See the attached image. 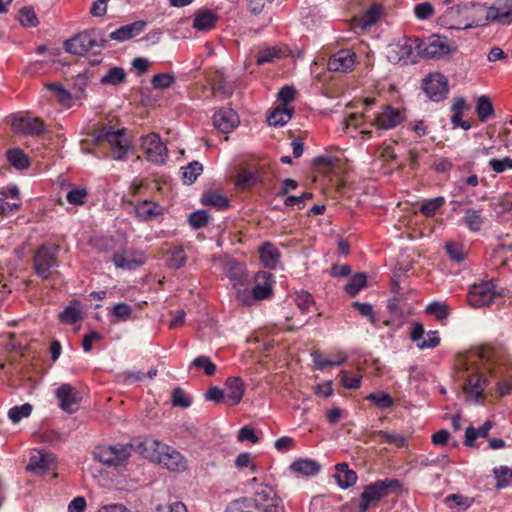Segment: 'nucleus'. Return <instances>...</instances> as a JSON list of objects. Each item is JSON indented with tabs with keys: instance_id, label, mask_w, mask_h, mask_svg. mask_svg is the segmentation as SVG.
Instances as JSON below:
<instances>
[{
	"instance_id": "nucleus-1",
	"label": "nucleus",
	"mask_w": 512,
	"mask_h": 512,
	"mask_svg": "<svg viewBox=\"0 0 512 512\" xmlns=\"http://www.w3.org/2000/svg\"><path fill=\"white\" fill-rule=\"evenodd\" d=\"M478 360L483 362L489 376L497 379L496 386L499 395H508L512 390V366L508 364V359L500 350L488 345L481 346L467 355H461L456 360L455 367L458 370L472 371L464 384L465 394L475 402L485 399L484 389L489 385L490 380L479 372L478 366H475Z\"/></svg>"
},
{
	"instance_id": "nucleus-2",
	"label": "nucleus",
	"mask_w": 512,
	"mask_h": 512,
	"mask_svg": "<svg viewBox=\"0 0 512 512\" xmlns=\"http://www.w3.org/2000/svg\"><path fill=\"white\" fill-rule=\"evenodd\" d=\"M137 449L144 457L156 462L172 472H184L187 469L186 458L175 448L156 439L145 438L139 441Z\"/></svg>"
},
{
	"instance_id": "nucleus-3",
	"label": "nucleus",
	"mask_w": 512,
	"mask_h": 512,
	"mask_svg": "<svg viewBox=\"0 0 512 512\" xmlns=\"http://www.w3.org/2000/svg\"><path fill=\"white\" fill-rule=\"evenodd\" d=\"M482 14H484V6L466 2L448 7L439 20L448 29H467L485 25L484 19L478 17Z\"/></svg>"
},
{
	"instance_id": "nucleus-4",
	"label": "nucleus",
	"mask_w": 512,
	"mask_h": 512,
	"mask_svg": "<svg viewBox=\"0 0 512 512\" xmlns=\"http://www.w3.org/2000/svg\"><path fill=\"white\" fill-rule=\"evenodd\" d=\"M401 490L402 483L390 478L365 485L360 495L358 512H367L370 507L377 506L383 498L392 493H399Z\"/></svg>"
},
{
	"instance_id": "nucleus-5",
	"label": "nucleus",
	"mask_w": 512,
	"mask_h": 512,
	"mask_svg": "<svg viewBox=\"0 0 512 512\" xmlns=\"http://www.w3.org/2000/svg\"><path fill=\"white\" fill-rule=\"evenodd\" d=\"M59 246L52 243H44L39 246L33 255V269L42 280L52 277L53 269L58 267Z\"/></svg>"
},
{
	"instance_id": "nucleus-6",
	"label": "nucleus",
	"mask_w": 512,
	"mask_h": 512,
	"mask_svg": "<svg viewBox=\"0 0 512 512\" xmlns=\"http://www.w3.org/2000/svg\"><path fill=\"white\" fill-rule=\"evenodd\" d=\"M139 441L127 444H116L108 446H97L93 451L94 459L108 467H119L124 465L131 456L132 450L139 444Z\"/></svg>"
},
{
	"instance_id": "nucleus-7",
	"label": "nucleus",
	"mask_w": 512,
	"mask_h": 512,
	"mask_svg": "<svg viewBox=\"0 0 512 512\" xmlns=\"http://www.w3.org/2000/svg\"><path fill=\"white\" fill-rule=\"evenodd\" d=\"M106 39L98 40L95 31H83L64 42L67 52L74 55H84L88 52L97 53L107 45Z\"/></svg>"
},
{
	"instance_id": "nucleus-8",
	"label": "nucleus",
	"mask_w": 512,
	"mask_h": 512,
	"mask_svg": "<svg viewBox=\"0 0 512 512\" xmlns=\"http://www.w3.org/2000/svg\"><path fill=\"white\" fill-rule=\"evenodd\" d=\"M141 149L148 161L156 165H163L168 157V149L162 142L159 134L150 133L141 138Z\"/></svg>"
},
{
	"instance_id": "nucleus-9",
	"label": "nucleus",
	"mask_w": 512,
	"mask_h": 512,
	"mask_svg": "<svg viewBox=\"0 0 512 512\" xmlns=\"http://www.w3.org/2000/svg\"><path fill=\"white\" fill-rule=\"evenodd\" d=\"M452 52L449 39L445 36L433 34L421 39V58L439 59Z\"/></svg>"
},
{
	"instance_id": "nucleus-10",
	"label": "nucleus",
	"mask_w": 512,
	"mask_h": 512,
	"mask_svg": "<svg viewBox=\"0 0 512 512\" xmlns=\"http://www.w3.org/2000/svg\"><path fill=\"white\" fill-rule=\"evenodd\" d=\"M498 296L492 282L474 284L467 294V302L473 308L489 305Z\"/></svg>"
},
{
	"instance_id": "nucleus-11",
	"label": "nucleus",
	"mask_w": 512,
	"mask_h": 512,
	"mask_svg": "<svg viewBox=\"0 0 512 512\" xmlns=\"http://www.w3.org/2000/svg\"><path fill=\"white\" fill-rule=\"evenodd\" d=\"M422 88L431 100L437 102L445 99L449 91L448 81L440 73H433L424 78Z\"/></svg>"
},
{
	"instance_id": "nucleus-12",
	"label": "nucleus",
	"mask_w": 512,
	"mask_h": 512,
	"mask_svg": "<svg viewBox=\"0 0 512 512\" xmlns=\"http://www.w3.org/2000/svg\"><path fill=\"white\" fill-rule=\"evenodd\" d=\"M484 22H497L502 25L512 24V0H495V2L484 8Z\"/></svg>"
},
{
	"instance_id": "nucleus-13",
	"label": "nucleus",
	"mask_w": 512,
	"mask_h": 512,
	"mask_svg": "<svg viewBox=\"0 0 512 512\" xmlns=\"http://www.w3.org/2000/svg\"><path fill=\"white\" fill-rule=\"evenodd\" d=\"M146 261L145 254L136 249H122L113 253L112 262L115 267L123 270H134Z\"/></svg>"
},
{
	"instance_id": "nucleus-14",
	"label": "nucleus",
	"mask_w": 512,
	"mask_h": 512,
	"mask_svg": "<svg viewBox=\"0 0 512 512\" xmlns=\"http://www.w3.org/2000/svg\"><path fill=\"white\" fill-rule=\"evenodd\" d=\"M55 394L63 411L72 414L78 410L82 396L72 385L68 383L60 385Z\"/></svg>"
},
{
	"instance_id": "nucleus-15",
	"label": "nucleus",
	"mask_w": 512,
	"mask_h": 512,
	"mask_svg": "<svg viewBox=\"0 0 512 512\" xmlns=\"http://www.w3.org/2000/svg\"><path fill=\"white\" fill-rule=\"evenodd\" d=\"M12 128L16 133L40 136L44 133L46 127L43 120L40 118L14 116L12 119Z\"/></svg>"
},
{
	"instance_id": "nucleus-16",
	"label": "nucleus",
	"mask_w": 512,
	"mask_h": 512,
	"mask_svg": "<svg viewBox=\"0 0 512 512\" xmlns=\"http://www.w3.org/2000/svg\"><path fill=\"white\" fill-rule=\"evenodd\" d=\"M256 501L263 506L264 512H285L282 499L271 486L262 485L256 492Z\"/></svg>"
},
{
	"instance_id": "nucleus-17",
	"label": "nucleus",
	"mask_w": 512,
	"mask_h": 512,
	"mask_svg": "<svg viewBox=\"0 0 512 512\" xmlns=\"http://www.w3.org/2000/svg\"><path fill=\"white\" fill-rule=\"evenodd\" d=\"M55 456L47 451L40 450L31 455L26 470L36 475H45L54 467Z\"/></svg>"
},
{
	"instance_id": "nucleus-18",
	"label": "nucleus",
	"mask_w": 512,
	"mask_h": 512,
	"mask_svg": "<svg viewBox=\"0 0 512 512\" xmlns=\"http://www.w3.org/2000/svg\"><path fill=\"white\" fill-rule=\"evenodd\" d=\"M355 53L350 49H342L330 56L328 69L333 72H348L355 65Z\"/></svg>"
},
{
	"instance_id": "nucleus-19",
	"label": "nucleus",
	"mask_w": 512,
	"mask_h": 512,
	"mask_svg": "<svg viewBox=\"0 0 512 512\" xmlns=\"http://www.w3.org/2000/svg\"><path fill=\"white\" fill-rule=\"evenodd\" d=\"M246 385L241 377H228L224 383L225 402L231 406L238 405L244 396Z\"/></svg>"
},
{
	"instance_id": "nucleus-20",
	"label": "nucleus",
	"mask_w": 512,
	"mask_h": 512,
	"mask_svg": "<svg viewBox=\"0 0 512 512\" xmlns=\"http://www.w3.org/2000/svg\"><path fill=\"white\" fill-rule=\"evenodd\" d=\"M404 121V116L399 109L390 105L384 107L383 111L379 113L373 122L372 126H377L379 129H392Z\"/></svg>"
},
{
	"instance_id": "nucleus-21",
	"label": "nucleus",
	"mask_w": 512,
	"mask_h": 512,
	"mask_svg": "<svg viewBox=\"0 0 512 512\" xmlns=\"http://www.w3.org/2000/svg\"><path fill=\"white\" fill-rule=\"evenodd\" d=\"M399 60L405 64L408 62L415 63L417 57H421V38L417 36H408L404 38V42L398 45Z\"/></svg>"
},
{
	"instance_id": "nucleus-22",
	"label": "nucleus",
	"mask_w": 512,
	"mask_h": 512,
	"mask_svg": "<svg viewBox=\"0 0 512 512\" xmlns=\"http://www.w3.org/2000/svg\"><path fill=\"white\" fill-rule=\"evenodd\" d=\"M239 123L237 113L231 108H221L213 115V124L222 133L231 132Z\"/></svg>"
},
{
	"instance_id": "nucleus-23",
	"label": "nucleus",
	"mask_w": 512,
	"mask_h": 512,
	"mask_svg": "<svg viewBox=\"0 0 512 512\" xmlns=\"http://www.w3.org/2000/svg\"><path fill=\"white\" fill-rule=\"evenodd\" d=\"M273 275L269 272H259L255 277V285L252 288L254 299L265 300L273 295Z\"/></svg>"
},
{
	"instance_id": "nucleus-24",
	"label": "nucleus",
	"mask_w": 512,
	"mask_h": 512,
	"mask_svg": "<svg viewBox=\"0 0 512 512\" xmlns=\"http://www.w3.org/2000/svg\"><path fill=\"white\" fill-rule=\"evenodd\" d=\"M147 22L144 20H137L133 23L123 25L109 34L111 40L117 42H124L130 40L144 31Z\"/></svg>"
},
{
	"instance_id": "nucleus-25",
	"label": "nucleus",
	"mask_w": 512,
	"mask_h": 512,
	"mask_svg": "<svg viewBox=\"0 0 512 512\" xmlns=\"http://www.w3.org/2000/svg\"><path fill=\"white\" fill-rule=\"evenodd\" d=\"M135 213L140 221H151L163 214V207L157 202L143 200L135 206Z\"/></svg>"
},
{
	"instance_id": "nucleus-26",
	"label": "nucleus",
	"mask_w": 512,
	"mask_h": 512,
	"mask_svg": "<svg viewBox=\"0 0 512 512\" xmlns=\"http://www.w3.org/2000/svg\"><path fill=\"white\" fill-rule=\"evenodd\" d=\"M258 252L264 267L268 269L276 268L280 259V251L274 244L265 242L259 248Z\"/></svg>"
},
{
	"instance_id": "nucleus-27",
	"label": "nucleus",
	"mask_w": 512,
	"mask_h": 512,
	"mask_svg": "<svg viewBox=\"0 0 512 512\" xmlns=\"http://www.w3.org/2000/svg\"><path fill=\"white\" fill-rule=\"evenodd\" d=\"M225 273L233 287L243 286L246 281L245 266L236 260L227 261Z\"/></svg>"
},
{
	"instance_id": "nucleus-28",
	"label": "nucleus",
	"mask_w": 512,
	"mask_h": 512,
	"mask_svg": "<svg viewBox=\"0 0 512 512\" xmlns=\"http://www.w3.org/2000/svg\"><path fill=\"white\" fill-rule=\"evenodd\" d=\"M336 474L334 475L338 485L341 488H349L353 486L357 481V474L355 471L349 469L347 463H338L335 466Z\"/></svg>"
},
{
	"instance_id": "nucleus-29",
	"label": "nucleus",
	"mask_w": 512,
	"mask_h": 512,
	"mask_svg": "<svg viewBox=\"0 0 512 512\" xmlns=\"http://www.w3.org/2000/svg\"><path fill=\"white\" fill-rule=\"evenodd\" d=\"M218 17L212 10H202L193 20V27L198 31H209L216 26Z\"/></svg>"
},
{
	"instance_id": "nucleus-30",
	"label": "nucleus",
	"mask_w": 512,
	"mask_h": 512,
	"mask_svg": "<svg viewBox=\"0 0 512 512\" xmlns=\"http://www.w3.org/2000/svg\"><path fill=\"white\" fill-rule=\"evenodd\" d=\"M124 132L123 131H114L111 127H102L97 131L95 136V142L97 144L106 141L109 143L110 147L113 148L121 143H123Z\"/></svg>"
},
{
	"instance_id": "nucleus-31",
	"label": "nucleus",
	"mask_w": 512,
	"mask_h": 512,
	"mask_svg": "<svg viewBox=\"0 0 512 512\" xmlns=\"http://www.w3.org/2000/svg\"><path fill=\"white\" fill-rule=\"evenodd\" d=\"M494 423L490 420L484 422V424L478 429L473 426H468L465 431L464 444L467 447H474V442L478 437L487 438L489 431L493 428Z\"/></svg>"
},
{
	"instance_id": "nucleus-32",
	"label": "nucleus",
	"mask_w": 512,
	"mask_h": 512,
	"mask_svg": "<svg viewBox=\"0 0 512 512\" xmlns=\"http://www.w3.org/2000/svg\"><path fill=\"white\" fill-rule=\"evenodd\" d=\"M201 202L205 206H211L217 210H226L230 207V201L224 195L215 191H206L201 196Z\"/></svg>"
},
{
	"instance_id": "nucleus-33",
	"label": "nucleus",
	"mask_w": 512,
	"mask_h": 512,
	"mask_svg": "<svg viewBox=\"0 0 512 512\" xmlns=\"http://www.w3.org/2000/svg\"><path fill=\"white\" fill-rule=\"evenodd\" d=\"M82 314L80 310V302L73 300L67 307L64 308L59 314V320L61 323L73 325L81 320Z\"/></svg>"
},
{
	"instance_id": "nucleus-34",
	"label": "nucleus",
	"mask_w": 512,
	"mask_h": 512,
	"mask_svg": "<svg viewBox=\"0 0 512 512\" xmlns=\"http://www.w3.org/2000/svg\"><path fill=\"white\" fill-rule=\"evenodd\" d=\"M290 468L297 473L311 476L316 475L320 471L321 466L318 462L311 459H297L291 464Z\"/></svg>"
},
{
	"instance_id": "nucleus-35",
	"label": "nucleus",
	"mask_w": 512,
	"mask_h": 512,
	"mask_svg": "<svg viewBox=\"0 0 512 512\" xmlns=\"http://www.w3.org/2000/svg\"><path fill=\"white\" fill-rule=\"evenodd\" d=\"M381 14L382 7L378 4H373L358 20H356L357 26L362 29H366L374 25L380 19Z\"/></svg>"
},
{
	"instance_id": "nucleus-36",
	"label": "nucleus",
	"mask_w": 512,
	"mask_h": 512,
	"mask_svg": "<svg viewBox=\"0 0 512 512\" xmlns=\"http://www.w3.org/2000/svg\"><path fill=\"white\" fill-rule=\"evenodd\" d=\"M211 88L215 95H221L223 97H230L233 93L232 86L227 84L224 74L220 71H216L212 76Z\"/></svg>"
},
{
	"instance_id": "nucleus-37",
	"label": "nucleus",
	"mask_w": 512,
	"mask_h": 512,
	"mask_svg": "<svg viewBox=\"0 0 512 512\" xmlns=\"http://www.w3.org/2000/svg\"><path fill=\"white\" fill-rule=\"evenodd\" d=\"M425 312L433 315L438 322L445 323L451 311L449 306L441 301H433L427 305Z\"/></svg>"
},
{
	"instance_id": "nucleus-38",
	"label": "nucleus",
	"mask_w": 512,
	"mask_h": 512,
	"mask_svg": "<svg viewBox=\"0 0 512 512\" xmlns=\"http://www.w3.org/2000/svg\"><path fill=\"white\" fill-rule=\"evenodd\" d=\"M182 181L186 185L193 184L197 177L203 172V165L198 161H192L187 166L181 168Z\"/></svg>"
},
{
	"instance_id": "nucleus-39",
	"label": "nucleus",
	"mask_w": 512,
	"mask_h": 512,
	"mask_svg": "<svg viewBox=\"0 0 512 512\" xmlns=\"http://www.w3.org/2000/svg\"><path fill=\"white\" fill-rule=\"evenodd\" d=\"M186 264V254L181 246H174L168 250L167 265L171 269H180Z\"/></svg>"
},
{
	"instance_id": "nucleus-40",
	"label": "nucleus",
	"mask_w": 512,
	"mask_h": 512,
	"mask_svg": "<svg viewBox=\"0 0 512 512\" xmlns=\"http://www.w3.org/2000/svg\"><path fill=\"white\" fill-rule=\"evenodd\" d=\"M462 220L466 227L473 232L480 231L484 223L480 211L473 208L465 210Z\"/></svg>"
},
{
	"instance_id": "nucleus-41",
	"label": "nucleus",
	"mask_w": 512,
	"mask_h": 512,
	"mask_svg": "<svg viewBox=\"0 0 512 512\" xmlns=\"http://www.w3.org/2000/svg\"><path fill=\"white\" fill-rule=\"evenodd\" d=\"M6 155L9 163L16 169L23 170L30 165L28 156L19 148L9 149Z\"/></svg>"
},
{
	"instance_id": "nucleus-42",
	"label": "nucleus",
	"mask_w": 512,
	"mask_h": 512,
	"mask_svg": "<svg viewBox=\"0 0 512 512\" xmlns=\"http://www.w3.org/2000/svg\"><path fill=\"white\" fill-rule=\"evenodd\" d=\"M367 276L365 273H357L352 276L346 285L344 286V291L347 295L354 297L356 296L361 289L366 286Z\"/></svg>"
},
{
	"instance_id": "nucleus-43",
	"label": "nucleus",
	"mask_w": 512,
	"mask_h": 512,
	"mask_svg": "<svg viewBox=\"0 0 512 512\" xmlns=\"http://www.w3.org/2000/svg\"><path fill=\"white\" fill-rule=\"evenodd\" d=\"M476 113L481 122H485L494 115V107L489 97L480 96L476 104Z\"/></svg>"
},
{
	"instance_id": "nucleus-44",
	"label": "nucleus",
	"mask_w": 512,
	"mask_h": 512,
	"mask_svg": "<svg viewBox=\"0 0 512 512\" xmlns=\"http://www.w3.org/2000/svg\"><path fill=\"white\" fill-rule=\"evenodd\" d=\"M312 357L316 368L319 370H324L328 366H341L347 361L346 353H340L339 360H328V358H324L319 351L313 352Z\"/></svg>"
},
{
	"instance_id": "nucleus-45",
	"label": "nucleus",
	"mask_w": 512,
	"mask_h": 512,
	"mask_svg": "<svg viewBox=\"0 0 512 512\" xmlns=\"http://www.w3.org/2000/svg\"><path fill=\"white\" fill-rule=\"evenodd\" d=\"M257 182L258 175L256 171L244 168L237 173L236 185L242 189L253 187Z\"/></svg>"
},
{
	"instance_id": "nucleus-46",
	"label": "nucleus",
	"mask_w": 512,
	"mask_h": 512,
	"mask_svg": "<svg viewBox=\"0 0 512 512\" xmlns=\"http://www.w3.org/2000/svg\"><path fill=\"white\" fill-rule=\"evenodd\" d=\"M126 80V72L122 67H113L101 78L103 85H119Z\"/></svg>"
},
{
	"instance_id": "nucleus-47",
	"label": "nucleus",
	"mask_w": 512,
	"mask_h": 512,
	"mask_svg": "<svg viewBox=\"0 0 512 512\" xmlns=\"http://www.w3.org/2000/svg\"><path fill=\"white\" fill-rule=\"evenodd\" d=\"M91 246L99 252L109 253L115 250L116 240L112 236H97L91 239Z\"/></svg>"
},
{
	"instance_id": "nucleus-48",
	"label": "nucleus",
	"mask_w": 512,
	"mask_h": 512,
	"mask_svg": "<svg viewBox=\"0 0 512 512\" xmlns=\"http://www.w3.org/2000/svg\"><path fill=\"white\" fill-rule=\"evenodd\" d=\"M111 315L114 317L111 322L127 321L132 316V308L130 305L120 302L110 309Z\"/></svg>"
},
{
	"instance_id": "nucleus-49",
	"label": "nucleus",
	"mask_w": 512,
	"mask_h": 512,
	"mask_svg": "<svg viewBox=\"0 0 512 512\" xmlns=\"http://www.w3.org/2000/svg\"><path fill=\"white\" fill-rule=\"evenodd\" d=\"M444 203V197L439 196L423 202L419 210L426 217H433L437 213V211L444 205Z\"/></svg>"
},
{
	"instance_id": "nucleus-50",
	"label": "nucleus",
	"mask_w": 512,
	"mask_h": 512,
	"mask_svg": "<svg viewBox=\"0 0 512 512\" xmlns=\"http://www.w3.org/2000/svg\"><path fill=\"white\" fill-rule=\"evenodd\" d=\"M496 488L501 489L512 483V469L507 466H500L494 469Z\"/></svg>"
},
{
	"instance_id": "nucleus-51",
	"label": "nucleus",
	"mask_w": 512,
	"mask_h": 512,
	"mask_svg": "<svg viewBox=\"0 0 512 512\" xmlns=\"http://www.w3.org/2000/svg\"><path fill=\"white\" fill-rule=\"evenodd\" d=\"M366 399L380 409H387L394 405L393 398L386 392L371 393Z\"/></svg>"
},
{
	"instance_id": "nucleus-52",
	"label": "nucleus",
	"mask_w": 512,
	"mask_h": 512,
	"mask_svg": "<svg viewBox=\"0 0 512 512\" xmlns=\"http://www.w3.org/2000/svg\"><path fill=\"white\" fill-rule=\"evenodd\" d=\"M283 56V51L276 47H271L260 51L257 55V65H263L265 63H272L276 59H280Z\"/></svg>"
},
{
	"instance_id": "nucleus-53",
	"label": "nucleus",
	"mask_w": 512,
	"mask_h": 512,
	"mask_svg": "<svg viewBox=\"0 0 512 512\" xmlns=\"http://www.w3.org/2000/svg\"><path fill=\"white\" fill-rule=\"evenodd\" d=\"M191 365L197 369H203L207 376H213L217 371V366L210 360L209 357L204 355L196 357L192 361Z\"/></svg>"
},
{
	"instance_id": "nucleus-54",
	"label": "nucleus",
	"mask_w": 512,
	"mask_h": 512,
	"mask_svg": "<svg viewBox=\"0 0 512 512\" xmlns=\"http://www.w3.org/2000/svg\"><path fill=\"white\" fill-rule=\"evenodd\" d=\"M381 442L394 444L397 447H404L406 445V438L400 434H392L386 431H376L374 433Z\"/></svg>"
},
{
	"instance_id": "nucleus-55",
	"label": "nucleus",
	"mask_w": 512,
	"mask_h": 512,
	"mask_svg": "<svg viewBox=\"0 0 512 512\" xmlns=\"http://www.w3.org/2000/svg\"><path fill=\"white\" fill-rule=\"evenodd\" d=\"M32 412V406L25 403L21 406H14L8 411V417L13 423L20 422L23 418L28 417Z\"/></svg>"
},
{
	"instance_id": "nucleus-56",
	"label": "nucleus",
	"mask_w": 512,
	"mask_h": 512,
	"mask_svg": "<svg viewBox=\"0 0 512 512\" xmlns=\"http://www.w3.org/2000/svg\"><path fill=\"white\" fill-rule=\"evenodd\" d=\"M289 121V115L282 107H276L267 117V122L270 126L278 127L283 126Z\"/></svg>"
},
{
	"instance_id": "nucleus-57",
	"label": "nucleus",
	"mask_w": 512,
	"mask_h": 512,
	"mask_svg": "<svg viewBox=\"0 0 512 512\" xmlns=\"http://www.w3.org/2000/svg\"><path fill=\"white\" fill-rule=\"evenodd\" d=\"M18 19L24 27H35L39 23L34 10L29 7L20 9Z\"/></svg>"
},
{
	"instance_id": "nucleus-58",
	"label": "nucleus",
	"mask_w": 512,
	"mask_h": 512,
	"mask_svg": "<svg viewBox=\"0 0 512 512\" xmlns=\"http://www.w3.org/2000/svg\"><path fill=\"white\" fill-rule=\"evenodd\" d=\"M209 215L205 210H197L192 212L188 217L190 226L194 229H200L208 224Z\"/></svg>"
},
{
	"instance_id": "nucleus-59",
	"label": "nucleus",
	"mask_w": 512,
	"mask_h": 512,
	"mask_svg": "<svg viewBox=\"0 0 512 512\" xmlns=\"http://www.w3.org/2000/svg\"><path fill=\"white\" fill-rule=\"evenodd\" d=\"M151 83L155 89H166L175 83V77L170 73H160L153 76Z\"/></svg>"
},
{
	"instance_id": "nucleus-60",
	"label": "nucleus",
	"mask_w": 512,
	"mask_h": 512,
	"mask_svg": "<svg viewBox=\"0 0 512 512\" xmlns=\"http://www.w3.org/2000/svg\"><path fill=\"white\" fill-rule=\"evenodd\" d=\"M445 249H446L447 254L449 255V257L452 260L459 263L465 259L466 254H465L464 248L461 244L456 243V242H448L445 245Z\"/></svg>"
},
{
	"instance_id": "nucleus-61",
	"label": "nucleus",
	"mask_w": 512,
	"mask_h": 512,
	"mask_svg": "<svg viewBox=\"0 0 512 512\" xmlns=\"http://www.w3.org/2000/svg\"><path fill=\"white\" fill-rule=\"evenodd\" d=\"M171 402L173 406L181 408H188L191 405V400L187 397L184 390L179 387L172 391Z\"/></svg>"
},
{
	"instance_id": "nucleus-62",
	"label": "nucleus",
	"mask_w": 512,
	"mask_h": 512,
	"mask_svg": "<svg viewBox=\"0 0 512 512\" xmlns=\"http://www.w3.org/2000/svg\"><path fill=\"white\" fill-rule=\"evenodd\" d=\"M86 197L87 191L84 188L72 189L66 195L67 201L73 205H83L85 203Z\"/></svg>"
},
{
	"instance_id": "nucleus-63",
	"label": "nucleus",
	"mask_w": 512,
	"mask_h": 512,
	"mask_svg": "<svg viewBox=\"0 0 512 512\" xmlns=\"http://www.w3.org/2000/svg\"><path fill=\"white\" fill-rule=\"evenodd\" d=\"M415 16L420 20L429 19L434 14V8L431 3L423 2L415 5Z\"/></svg>"
},
{
	"instance_id": "nucleus-64",
	"label": "nucleus",
	"mask_w": 512,
	"mask_h": 512,
	"mask_svg": "<svg viewBox=\"0 0 512 512\" xmlns=\"http://www.w3.org/2000/svg\"><path fill=\"white\" fill-rule=\"evenodd\" d=\"M226 512H252V505L245 498L237 499L229 504Z\"/></svg>"
}]
</instances>
